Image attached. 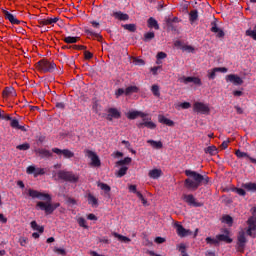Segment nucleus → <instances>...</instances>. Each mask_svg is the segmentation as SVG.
Returning a JSON list of instances; mask_svg holds the SVG:
<instances>
[{
  "mask_svg": "<svg viewBox=\"0 0 256 256\" xmlns=\"http://www.w3.org/2000/svg\"><path fill=\"white\" fill-rule=\"evenodd\" d=\"M26 193L31 199H40V201L36 203V209L44 211L46 215H51L60 205L59 203L52 204L51 195L48 193H43L31 188L26 190Z\"/></svg>",
  "mask_w": 256,
  "mask_h": 256,
  "instance_id": "nucleus-1",
  "label": "nucleus"
},
{
  "mask_svg": "<svg viewBox=\"0 0 256 256\" xmlns=\"http://www.w3.org/2000/svg\"><path fill=\"white\" fill-rule=\"evenodd\" d=\"M185 175L188 178L185 180L184 184L186 189L190 191H197L201 185H207L209 183V177L207 175H201L193 170H185Z\"/></svg>",
  "mask_w": 256,
  "mask_h": 256,
  "instance_id": "nucleus-2",
  "label": "nucleus"
},
{
  "mask_svg": "<svg viewBox=\"0 0 256 256\" xmlns=\"http://www.w3.org/2000/svg\"><path fill=\"white\" fill-rule=\"evenodd\" d=\"M252 217L247 220L248 228L246 230L247 235L255 239L256 237V207L251 209Z\"/></svg>",
  "mask_w": 256,
  "mask_h": 256,
  "instance_id": "nucleus-3",
  "label": "nucleus"
},
{
  "mask_svg": "<svg viewBox=\"0 0 256 256\" xmlns=\"http://www.w3.org/2000/svg\"><path fill=\"white\" fill-rule=\"evenodd\" d=\"M37 70L42 73H53L57 69V65L48 60H41L36 64Z\"/></svg>",
  "mask_w": 256,
  "mask_h": 256,
  "instance_id": "nucleus-4",
  "label": "nucleus"
},
{
  "mask_svg": "<svg viewBox=\"0 0 256 256\" xmlns=\"http://www.w3.org/2000/svg\"><path fill=\"white\" fill-rule=\"evenodd\" d=\"M58 178L69 183H77L79 181V175L67 170L58 171Z\"/></svg>",
  "mask_w": 256,
  "mask_h": 256,
  "instance_id": "nucleus-5",
  "label": "nucleus"
},
{
  "mask_svg": "<svg viewBox=\"0 0 256 256\" xmlns=\"http://www.w3.org/2000/svg\"><path fill=\"white\" fill-rule=\"evenodd\" d=\"M84 155L90 159L91 167H101V159H99V155L95 151L86 149L84 150Z\"/></svg>",
  "mask_w": 256,
  "mask_h": 256,
  "instance_id": "nucleus-6",
  "label": "nucleus"
},
{
  "mask_svg": "<svg viewBox=\"0 0 256 256\" xmlns=\"http://www.w3.org/2000/svg\"><path fill=\"white\" fill-rule=\"evenodd\" d=\"M193 111L194 113H200L201 115H209L211 109L209 108V104L195 102L193 105Z\"/></svg>",
  "mask_w": 256,
  "mask_h": 256,
  "instance_id": "nucleus-7",
  "label": "nucleus"
},
{
  "mask_svg": "<svg viewBox=\"0 0 256 256\" xmlns=\"http://www.w3.org/2000/svg\"><path fill=\"white\" fill-rule=\"evenodd\" d=\"M138 127L140 129H143V127H147V129H155L157 127V124L151 121V117L145 114V116H142V122L138 123Z\"/></svg>",
  "mask_w": 256,
  "mask_h": 256,
  "instance_id": "nucleus-8",
  "label": "nucleus"
},
{
  "mask_svg": "<svg viewBox=\"0 0 256 256\" xmlns=\"http://www.w3.org/2000/svg\"><path fill=\"white\" fill-rule=\"evenodd\" d=\"M52 153H55L59 157H61V155H62L64 157V159H73V157H75V153L69 149L61 150L59 148H53Z\"/></svg>",
  "mask_w": 256,
  "mask_h": 256,
  "instance_id": "nucleus-9",
  "label": "nucleus"
},
{
  "mask_svg": "<svg viewBox=\"0 0 256 256\" xmlns=\"http://www.w3.org/2000/svg\"><path fill=\"white\" fill-rule=\"evenodd\" d=\"M174 227L179 237H189V235H193L191 230L185 229V227H183V225L179 224L178 222L174 224Z\"/></svg>",
  "mask_w": 256,
  "mask_h": 256,
  "instance_id": "nucleus-10",
  "label": "nucleus"
},
{
  "mask_svg": "<svg viewBox=\"0 0 256 256\" xmlns=\"http://www.w3.org/2000/svg\"><path fill=\"white\" fill-rule=\"evenodd\" d=\"M182 199H183V201H185V203H187L191 207H202L203 206L202 203L197 202V200L195 199V196H193V194H184Z\"/></svg>",
  "mask_w": 256,
  "mask_h": 256,
  "instance_id": "nucleus-11",
  "label": "nucleus"
},
{
  "mask_svg": "<svg viewBox=\"0 0 256 256\" xmlns=\"http://www.w3.org/2000/svg\"><path fill=\"white\" fill-rule=\"evenodd\" d=\"M180 83H184V85H188V83H193L194 85H198V87H201L203 83L201 82V79L199 77H181L179 78Z\"/></svg>",
  "mask_w": 256,
  "mask_h": 256,
  "instance_id": "nucleus-12",
  "label": "nucleus"
},
{
  "mask_svg": "<svg viewBox=\"0 0 256 256\" xmlns=\"http://www.w3.org/2000/svg\"><path fill=\"white\" fill-rule=\"evenodd\" d=\"M28 175H34V177H39V175H45L44 168H37L35 166H28L26 169Z\"/></svg>",
  "mask_w": 256,
  "mask_h": 256,
  "instance_id": "nucleus-13",
  "label": "nucleus"
},
{
  "mask_svg": "<svg viewBox=\"0 0 256 256\" xmlns=\"http://www.w3.org/2000/svg\"><path fill=\"white\" fill-rule=\"evenodd\" d=\"M227 83H233V85H243V79L235 74H229L226 76Z\"/></svg>",
  "mask_w": 256,
  "mask_h": 256,
  "instance_id": "nucleus-14",
  "label": "nucleus"
},
{
  "mask_svg": "<svg viewBox=\"0 0 256 256\" xmlns=\"http://www.w3.org/2000/svg\"><path fill=\"white\" fill-rule=\"evenodd\" d=\"M121 118V112L117 110L116 108H109L108 109V115L106 119L108 121H113V119H120Z\"/></svg>",
  "mask_w": 256,
  "mask_h": 256,
  "instance_id": "nucleus-15",
  "label": "nucleus"
},
{
  "mask_svg": "<svg viewBox=\"0 0 256 256\" xmlns=\"http://www.w3.org/2000/svg\"><path fill=\"white\" fill-rule=\"evenodd\" d=\"M3 15L5 17V19H7L8 21H10V23H12V25H19V23H21V21H19L15 15L11 14L9 11L7 10H3Z\"/></svg>",
  "mask_w": 256,
  "mask_h": 256,
  "instance_id": "nucleus-16",
  "label": "nucleus"
},
{
  "mask_svg": "<svg viewBox=\"0 0 256 256\" xmlns=\"http://www.w3.org/2000/svg\"><path fill=\"white\" fill-rule=\"evenodd\" d=\"M163 176V170L159 169V168H154L152 170H149L148 172V177H150V179H159V177Z\"/></svg>",
  "mask_w": 256,
  "mask_h": 256,
  "instance_id": "nucleus-17",
  "label": "nucleus"
},
{
  "mask_svg": "<svg viewBox=\"0 0 256 256\" xmlns=\"http://www.w3.org/2000/svg\"><path fill=\"white\" fill-rule=\"evenodd\" d=\"M216 237L218 239V243H221V241L224 243H233V239L229 237V232L227 230L224 232V234H218Z\"/></svg>",
  "mask_w": 256,
  "mask_h": 256,
  "instance_id": "nucleus-18",
  "label": "nucleus"
},
{
  "mask_svg": "<svg viewBox=\"0 0 256 256\" xmlns=\"http://www.w3.org/2000/svg\"><path fill=\"white\" fill-rule=\"evenodd\" d=\"M36 153L42 158V159H49V157H53V153L45 148H41L36 150Z\"/></svg>",
  "mask_w": 256,
  "mask_h": 256,
  "instance_id": "nucleus-19",
  "label": "nucleus"
},
{
  "mask_svg": "<svg viewBox=\"0 0 256 256\" xmlns=\"http://www.w3.org/2000/svg\"><path fill=\"white\" fill-rule=\"evenodd\" d=\"M126 117L128 119H137V117H145V113L141 112V111H137V110H132V111H129L127 114H126Z\"/></svg>",
  "mask_w": 256,
  "mask_h": 256,
  "instance_id": "nucleus-20",
  "label": "nucleus"
},
{
  "mask_svg": "<svg viewBox=\"0 0 256 256\" xmlns=\"http://www.w3.org/2000/svg\"><path fill=\"white\" fill-rule=\"evenodd\" d=\"M245 243H247V238L245 237V231H240L238 234V247L243 249L245 247Z\"/></svg>",
  "mask_w": 256,
  "mask_h": 256,
  "instance_id": "nucleus-21",
  "label": "nucleus"
},
{
  "mask_svg": "<svg viewBox=\"0 0 256 256\" xmlns=\"http://www.w3.org/2000/svg\"><path fill=\"white\" fill-rule=\"evenodd\" d=\"M3 97L4 99H7V97H17V92H15V88L13 87H7L3 91Z\"/></svg>",
  "mask_w": 256,
  "mask_h": 256,
  "instance_id": "nucleus-22",
  "label": "nucleus"
},
{
  "mask_svg": "<svg viewBox=\"0 0 256 256\" xmlns=\"http://www.w3.org/2000/svg\"><path fill=\"white\" fill-rule=\"evenodd\" d=\"M158 121L159 123H162L163 125H167L168 127H173V125H175V122H173V120L168 119L163 115L158 116Z\"/></svg>",
  "mask_w": 256,
  "mask_h": 256,
  "instance_id": "nucleus-23",
  "label": "nucleus"
},
{
  "mask_svg": "<svg viewBox=\"0 0 256 256\" xmlns=\"http://www.w3.org/2000/svg\"><path fill=\"white\" fill-rule=\"evenodd\" d=\"M10 127H12V129H19L20 131H27V128H25V126L19 125V120L15 118L10 120Z\"/></svg>",
  "mask_w": 256,
  "mask_h": 256,
  "instance_id": "nucleus-24",
  "label": "nucleus"
},
{
  "mask_svg": "<svg viewBox=\"0 0 256 256\" xmlns=\"http://www.w3.org/2000/svg\"><path fill=\"white\" fill-rule=\"evenodd\" d=\"M112 235L113 237L118 239V241H120L121 243H131V239L127 236H123L117 232H113Z\"/></svg>",
  "mask_w": 256,
  "mask_h": 256,
  "instance_id": "nucleus-25",
  "label": "nucleus"
},
{
  "mask_svg": "<svg viewBox=\"0 0 256 256\" xmlns=\"http://www.w3.org/2000/svg\"><path fill=\"white\" fill-rule=\"evenodd\" d=\"M113 17H115V19H118L119 21H128L129 20V15H127L121 11L114 12Z\"/></svg>",
  "mask_w": 256,
  "mask_h": 256,
  "instance_id": "nucleus-26",
  "label": "nucleus"
},
{
  "mask_svg": "<svg viewBox=\"0 0 256 256\" xmlns=\"http://www.w3.org/2000/svg\"><path fill=\"white\" fill-rule=\"evenodd\" d=\"M59 21V17L46 18L40 21V25H55Z\"/></svg>",
  "mask_w": 256,
  "mask_h": 256,
  "instance_id": "nucleus-27",
  "label": "nucleus"
},
{
  "mask_svg": "<svg viewBox=\"0 0 256 256\" xmlns=\"http://www.w3.org/2000/svg\"><path fill=\"white\" fill-rule=\"evenodd\" d=\"M147 143H149L153 149H163V142L161 141L147 140Z\"/></svg>",
  "mask_w": 256,
  "mask_h": 256,
  "instance_id": "nucleus-28",
  "label": "nucleus"
},
{
  "mask_svg": "<svg viewBox=\"0 0 256 256\" xmlns=\"http://www.w3.org/2000/svg\"><path fill=\"white\" fill-rule=\"evenodd\" d=\"M212 33H219L217 34V37H225V32H223L219 27H217V24L213 23L211 27Z\"/></svg>",
  "mask_w": 256,
  "mask_h": 256,
  "instance_id": "nucleus-29",
  "label": "nucleus"
},
{
  "mask_svg": "<svg viewBox=\"0 0 256 256\" xmlns=\"http://www.w3.org/2000/svg\"><path fill=\"white\" fill-rule=\"evenodd\" d=\"M212 33H219L217 34V37H225V32H223L219 27H217V24L213 23L211 27Z\"/></svg>",
  "mask_w": 256,
  "mask_h": 256,
  "instance_id": "nucleus-30",
  "label": "nucleus"
},
{
  "mask_svg": "<svg viewBox=\"0 0 256 256\" xmlns=\"http://www.w3.org/2000/svg\"><path fill=\"white\" fill-rule=\"evenodd\" d=\"M88 203L92 207H98L99 200L95 196H93V194H88Z\"/></svg>",
  "mask_w": 256,
  "mask_h": 256,
  "instance_id": "nucleus-31",
  "label": "nucleus"
},
{
  "mask_svg": "<svg viewBox=\"0 0 256 256\" xmlns=\"http://www.w3.org/2000/svg\"><path fill=\"white\" fill-rule=\"evenodd\" d=\"M148 27L150 29H156V31H158L159 23H157V20H155V18L151 17L148 19Z\"/></svg>",
  "mask_w": 256,
  "mask_h": 256,
  "instance_id": "nucleus-32",
  "label": "nucleus"
},
{
  "mask_svg": "<svg viewBox=\"0 0 256 256\" xmlns=\"http://www.w3.org/2000/svg\"><path fill=\"white\" fill-rule=\"evenodd\" d=\"M30 226L33 231H38V233H43V231H45V228H43V226H39V224H37V221H32L30 223Z\"/></svg>",
  "mask_w": 256,
  "mask_h": 256,
  "instance_id": "nucleus-33",
  "label": "nucleus"
},
{
  "mask_svg": "<svg viewBox=\"0 0 256 256\" xmlns=\"http://www.w3.org/2000/svg\"><path fill=\"white\" fill-rule=\"evenodd\" d=\"M151 93L154 95V97H161V89L159 88V85L154 84L151 87Z\"/></svg>",
  "mask_w": 256,
  "mask_h": 256,
  "instance_id": "nucleus-34",
  "label": "nucleus"
},
{
  "mask_svg": "<svg viewBox=\"0 0 256 256\" xmlns=\"http://www.w3.org/2000/svg\"><path fill=\"white\" fill-rule=\"evenodd\" d=\"M127 171H129V167L127 166H122L117 172H116V177H125L127 175Z\"/></svg>",
  "mask_w": 256,
  "mask_h": 256,
  "instance_id": "nucleus-35",
  "label": "nucleus"
},
{
  "mask_svg": "<svg viewBox=\"0 0 256 256\" xmlns=\"http://www.w3.org/2000/svg\"><path fill=\"white\" fill-rule=\"evenodd\" d=\"M246 36L251 37V39L256 41V25L253 28L246 30Z\"/></svg>",
  "mask_w": 256,
  "mask_h": 256,
  "instance_id": "nucleus-36",
  "label": "nucleus"
},
{
  "mask_svg": "<svg viewBox=\"0 0 256 256\" xmlns=\"http://www.w3.org/2000/svg\"><path fill=\"white\" fill-rule=\"evenodd\" d=\"M133 93H139V87L129 86L125 89V95H133Z\"/></svg>",
  "mask_w": 256,
  "mask_h": 256,
  "instance_id": "nucleus-37",
  "label": "nucleus"
},
{
  "mask_svg": "<svg viewBox=\"0 0 256 256\" xmlns=\"http://www.w3.org/2000/svg\"><path fill=\"white\" fill-rule=\"evenodd\" d=\"M98 187L105 192L106 195H109V193H111V186L105 184V183H98Z\"/></svg>",
  "mask_w": 256,
  "mask_h": 256,
  "instance_id": "nucleus-38",
  "label": "nucleus"
},
{
  "mask_svg": "<svg viewBox=\"0 0 256 256\" xmlns=\"http://www.w3.org/2000/svg\"><path fill=\"white\" fill-rule=\"evenodd\" d=\"M191 103L189 102H179L175 104L176 109H190Z\"/></svg>",
  "mask_w": 256,
  "mask_h": 256,
  "instance_id": "nucleus-39",
  "label": "nucleus"
},
{
  "mask_svg": "<svg viewBox=\"0 0 256 256\" xmlns=\"http://www.w3.org/2000/svg\"><path fill=\"white\" fill-rule=\"evenodd\" d=\"M189 15L191 23H195V21H197L199 18V12H197V10H192Z\"/></svg>",
  "mask_w": 256,
  "mask_h": 256,
  "instance_id": "nucleus-40",
  "label": "nucleus"
},
{
  "mask_svg": "<svg viewBox=\"0 0 256 256\" xmlns=\"http://www.w3.org/2000/svg\"><path fill=\"white\" fill-rule=\"evenodd\" d=\"M85 33L88 37H96V39H101V36L97 32H93L91 29H85Z\"/></svg>",
  "mask_w": 256,
  "mask_h": 256,
  "instance_id": "nucleus-41",
  "label": "nucleus"
},
{
  "mask_svg": "<svg viewBox=\"0 0 256 256\" xmlns=\"http://www.w3.org/2000/svg\"><path fill=\"white\" fill-rule=\"evenodd\" d=\"M243 188L246 189V191L255 192L256 191V184L255 183H246V184H243Z\"/></svg>",
  "mask_w": 256,
  "mask_h": 256,
  "instance_id": "nucleus-42",
  "label": "nucleus"
},
{
  "mask_svg": "<svg viewBox=\"0 0 256 256\" xmlns=\"http://www.w3.org/2000/svg\"><path fill=\"white\" fill-rule=\"evenodd\" d=\"M222 223H226V225L231 227L233 225V218L229 215H225L222 217Z\"/></svg>",
  "mask_w": 256,
  "mask_h": 256,
  "instance_id": "nucleus-43",
  "label": "nucleus"
},
{
  "mask_svg": "<svg viewBox=\"0 0 256 256\" xmlns=\"http://www.w3.org/2000/svg\"><path fill=\"white\" fill-rule=\"evenodd\" d=\"M207 75H208V79H211V80L215 79L217 77V70H216V68L208 70L207 71Z\"/></svg>",
  "mask_w": 256,
  "mask_h": 256,
  "instance_id": "nucleus-44",
  "label": "nucleus"
},
{
  "mask_svg": "<svg viewBox=\"0 0 256 256\" xmlns=\"http://www.w3.org/2000/svg\"><path fill=\"white\" fill-rule=\"evenodd\" d=\"M16 149L19 151H28V149H31V145L29 143H24L16 146Z\"/></svg>",
  "mask_w": 256,
  "mask_h": 256,
  "instance_id": "nucleus-45",
  "label": "nucleus"
},
{
  "mask_svg": "<svg viewBox=\"0 0 256 256\" xmlns=\"http://www.w3.org/2000/svg\"><path fill=\"white\" fill-rule=\"evenodd\" d=\"M206 243H208V245H219V240L217 236L215 238L207 237Z\"/></svg>",
  "mask_w": 256,
  "mask_h": 256,
  "instance_id": "nucleus-46",
  "label": "nucleus"
},
{
  "mask_svg": "<svg viewBox=\"0 0 256 256\" xmlns=\"http://www.w3.org/2000/svg\"><path fill=\"white\" fill-rule=\"evenodd\" d=\"M205 153H209V155H217V147L210 146L205 149Z\"/></svg>",
  "mask_w": 256,
  "mask_h": 256,
  "instance_id": "nucleus-47",
  "label": "nucleus"
},
{
  "mask_svg": "<svg viewBox=\"0 0 256 256\" xmlns=\"http://www.w3.org/2000/svg\"><path fill=\"white\" fill-rule=\"evenodd\" d=\"M132 159L131 157H126L123 160H119L116 165H129L131 163Z\"/></svg>",
  "mask_w": 256,
  "mask_h": 256,
  "instance_id": "nucleus-48",
  "label": "nucleus"
},
{
  "mask_svg": "<svg viewBox=\"0 0 256 256\" xmlns=\"http://www.w3.org/2000/svg\"><path fill=\"white\" fill-rule=\"evenodd\" d=\"M53 251L57 255H63V256L67 255V252L65 251V248L54 247Z\"/></svg>",
  "mask_w": 256,
  "mask_h": 256,
  "instance_id": "nucleus-49",
  "label": "nucleus"
},
{
  "mask_svg": "<svg viewBox=\"0 0 256 256\" xmlns=\"http://www.w3.org/2000/svg\"><path fill=\"white\" fill-rule=\"evenodd\" d=\"M127 31H131V33H135V31L137 30V27L135 26V24H126L123 26Z\"/></svg>",
  "mask_w": 256,
  "mask_h": 256,
  "instance_id": "nucleus-50",
  "label": "nucleus"
},
{
  "mask_svg": "<svg viewBox=\"0 0 256 256\" xmlns=\"http://www.w3.org/2000/svg\"><path fill=\"white\" fill-rule=\"evenodd\" d=\"M151 39H155V33L154 32H147L144 35V41H151Z\"/></svg>",
  "mask_w": 256,
  "mask_h": 256,
  "instance_id": "nucleus-51",
  "label": "nucleus"
},
{
  "mask_svg": "<svg viewBox=\"0 0 256 256\" xmlns=\"http://www.w3.org/2000/svg\"><path fill=\"white\" fill-rule=\"evenodd\" d=\"M235 155L236 157H238V159H243V157H249V154L242 152L241 150H236Z\"/></svg>",
  "mask_w": 256,
  "mask_h": 256,
  "instance_id": "nucleus-52",
  "label": "nucleus"
},
{
  "mask_svg": "<svg viewBox=\"0 0 256 256\" xmlns=\"http://www.w3.org/2000/svg\"><path fill=\"white\" fill-rule=\"evenodd\" d=\"M77 221L80 227L87 229V220H85V218L80 217Z\"/></svg>",
  "mask_w": 256,
  "mask_h": 256,
  "instance_id": "nucleus-53",
  "label": "nucleus"
},
{
  "mask_svg": "<svg viewBox=\"0 0 256 256\" xmlns=\"http://www.w3.org/2000/svg\"><path fill=\"white\" fill-rule=\"evenodd\" d=\"M65 43L71 44L77 41V37L67 36L64 38Z\"/></svg>",
  "mask_w": 256,
  "mask_h": 256,
  "instance_id": "nucleus-54",
  "label": "nucleus"
},
{
  "mask_svg": "<svg viewBox=\"0 0 256 256\" xmlns=\"http://www.w3.org/2000/svg\"><path fill=\"white\" fill-rule=\"evenodd\" d=\"M133 63L134 65H139V66L145 65V61L139 58H133Z\"/></svg>",
  "mask_w": 256,
  "mask_h": 256,
  "instance_id": "nucleus-55",
  "label": "nucleus"
},
{
  "mask_svg": "<svg viewBox=\"0 0 256 256\" xmlns=\"http://www.w3.org/2000/svg\"><path fill=\"white\" fill-rule=\"evenodd\" d=\"M28 241H29V239H27L26 237L19 238V243H20L21 247H26Z\"/></svg>",
  "mask_w": 256,
  "mask_h": 256,
  "instance_id": "nucleus-56",
  "label": "nucleus"
},
{
  "mask_svg": "<svg viewBox=\"0 0 256 256\" xmlns=\"http://www.w3.org/2000/svg\"><path fill=\"white\" fill-rule=\"evenodd\" d=\"M183 51H186V53H193L195 48H193V46L186 45L183 47Z\"/></svg>",
  "mask_w": 256,
  "mask_h": 256,
  "instance_id": "nucleus-57",
  "label": "nucleus"
},
{
  "mask_svg": "<svg viewBox=\"0 0 256 256\" xmlns=\"http://www.w3.org/2000/svg\"><path fill=\"white\" fill-rule=\"evenodd\" d=\"M178 251H180L181 254L187 252V246H185V244H180L178 246Z\"/></svg>",
  "mask_w": 256,
  "mask_h": 256,
  "instance_id": "nucleus-58",
  "label": "nucleus"
},
{
  "mask_svg": "<svg viewBox=\"0 0 256 256\" xmlns=\"http://www.w3.org/2000/svg\"><path fill=\"white\" fill-rule=\"evenodd\" d=\"M125 94V90L123 88H120L118 89L116 92H115V96L117 98L121 97V95H124Z\"/></svg>",
  "mask_w": 256,
  "mask_h": 256,
  "instance_id": "nucleus-59",
  "label": "nucleus"
},
{
  "mask_svg": "<svg viewBox=\"0 0 256 256\" xmlns=\"http://www.w3.org/2000/svg\"><path fill=\"white\" fill-rule=\"evenodd\" d=\"M216 72L217 73H227L229 70L225 67H216Z\"/></svg>",
  "mask_w": 256,
  "mask_h": 256,
  "instance_id": "nucleus-60",
  "label": "nucleus"
},
{
  "mask_svg": "<svg viewBox=\"0 0 256 256\" xmlns=\"http://www.w3.org/2000/svg\"><path fill=\"white\" fill-rule=\"evenodd\" d=\"M128 189H129L130 193H135L136 194L138 192L136 185H129Z\"/></svg>",
  "mask_w": 256,
  "mask_h": 256,
  "instance_id": "nucleus-61",
  "label": "nucleus"
},
{
  "mask_svg": "<svg viewBox=\"0 0 256 256\" xmlns=\"http://www.w3.org/2000/svg\"><path fill=\"white\" fill-rule=\"evenodd\" d=\"M235 192H236L238 195H241L242 197L245 196V190L242 189V188H236V189H235Z\"/></svg>",
  "mask_w": 256,
  "mask_h": 256,
  "instance_id": "nucleus-62",
  "label": "nucleus"
},
{
  "mask_svg": "<svg viewBox=\"0 0 256 256\" xmlns=\"http://www.w3.org/2000/svg\"><path fill=\"white\" fill-rule=\"evenodd\" d=\"M167 57V54L164 52H159L157 54V59H165Z\"/></svg>",
  "mask_w": 256,
  "mask_h": 256,
  "instance_id": "nucleus-63",
  "label": "nucleus"
},
{
  "mask_svg": "<svg viewBox=\"0 0 256 256\" xmlns=\"http://www.w3.org/2000/svg\"><path fill=\"white\" fill-rule=\"evenodd\" d=\"M155 243H158V244L165 243V238H163V237H156L155 238Z\"/></svg>",
  "mask_w": 256,
  "mask_h": 256,
  "instance_id": "nucleus-64",
  "label": "nucleus"
}]
</instances>
